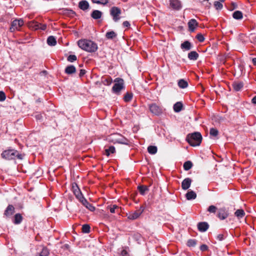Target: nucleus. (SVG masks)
<instances>
[{
	"instance_id": "obj_1",
	"label": "nucleus",
	"mask_w": 256,
	"mask_h": 256,
	"mask_svg": "<svg viewBox=\"0 0 256 256\" xmlns=\"http://www.w3.org/2000/svg\"><path fill=\"white\" fill-rule=\"evenodd\" d=\"M78 46L82 49L90 52H96L98 50L96 44L88 40H81L78 41Z\"/></svg>"
},
{
	"instance_id": "obj_2",
	"label": "nucleus",
	"mask_w": 256,
	"mask_h": 256,
	"mask_svg": "<svg viewBox=\"0 0 256 256\" xmlns=\"http://www.w3.org/2000/svg\"><path fill=\"white\" fill-rule=\"evenodd\" d=\"M186 140L190 146H198L202 142V136L200 132H194L188 134Z\"/></svg>"
},
{
	"instance_id": "obj_3",
	"label": "nucleus",
	"mask_w": 256,
	"mask_h": 256,
	"mask_svg": "<svg viewBox=\"0 0 256 256\" xmlns=\"http://www.w3.org/2000/svg\"><path fill=\"white\" fill-rule=\"evenodd\" d=\"M106 140L108 142L114 144L118 143L128 145L130 142L128 139L118 133H114L109 135L108 136Z\"/></svg>"
},
{
	"instance_id": "obj_4",
	"label": "nucleus",
	"mask_w": 256,
	"mask_h": 256,
	"mask_svg": "<svg viewBox=\"0 0 256 256\" xmlns=\"http://www.w3.org/2000/svg\"><path fill=\"white\" fill-rule=\"evenodd\" d=\"M2 157L6 160H10L14 159L16 157L22 158L21 155L14 150H8L4 151L1 154Z\"/></svg>"
},
{
	"instance_id": "obj_5",
	"label": "nucleus",
	"mask_w": 256,
	"mask_h": 256,
	"mask_svg": "<svg viewBox=\"0 0 256 256\" xmlns=\"http://www.w3.org/2000/svg\"><path fill=\"white\" fill-rule=\"evenodd\" d=\"M114 84L112 87L114 92L119 94L120 90L124 88V81L122 78H116L114 80Z\"/></svg>"
},
{
	"instance_id": "obj_6",
	"label": "nucleus",
	"mask_w": 256,
	"mask_h": 256,
	"mask_svg": "<svg viewBox=\"0 0 256 256\" xmlns=\"http://www.w3.org/2000/svg\"><path fill=\"white\" fill-rule=\"evenodd\" d=\"M150 112L158 116L162 114V108L156 104H152L148 105Z\"/></svg>"
},
{
	"instance_id": "obj_7",
	"label": "nucleus",
	"mask_w": 256,
	"mask_h": 256,
	"mask_svg": "<svg viewBox=\"0 0 256 256\" xmlns=\"http://www.w3.org/2000/svg\"><path fill=\"white\" fill-rule=\"evenodd\" d=\"M144 208L141 206L140 208L134 212H130L128 214V218L130 220H134L138 218L144 212Z\"/></svg>"
},
{
	"instance_id": "obj_8",
	"label": "nucleus",
	"mask_w": 256,
	"mask_h": 256,
	"mask_svg": "<svg viewBox=\"0 0 256 256\" xmlns=\"http://www.w3.org/2000/svg\"><path fill=\"white\" fill-rule=\"evenodd\" d=\"M110 13L114 22H117L120 20V14H121V10L120 8L118 7L114 6L111 8Z\"/></svg>"
},
{
	"instance_id": "obj_9",
	"label": "nucleus",
	"mask_w": 256,
	"mask_h": 256,
	"mask_svg": "<svg viewBox=\"0 0 256 256\" xmlns=\"http://www.w3.org/2000/svg\"><path fill=\"white\" fill-rule=\"evenodd\" d=\"M24 24V21L22 19L15 20L12 24L10 28V32H14L16 30H18L19 28Z\"/></svg>"
},
{
	"instance_id": "obj_10",
	"label": "nucleus",
	"mask_w": 256,
	"mask_h": 256,
	"mask_svg": "<svg viewBox=\"0 0 256 256\" xmlns=\"http://www.w3.org/2000/svg\"><path fill=\"white\" fill-rule=\"evenodd\" d=\"M73 192L76 196V198L78 200L81 202L85 198L83 196L82 194L80 189L77 186L76 184V186H72Z\"/></svg>"
},
{
	"instance_id": "obj_11",
	"label": "nucleus",
	"mask_w": 256,
	"mask_h": 256,
	"mask_svg": "<svg viewBox=\"0 0 256 256\" xmlns=\"http://www.w3.org/2000/svg\"><path fill=\"white\" fill-rule=\"evenodd\" d=\"M170 6L174 10H179L182 8V4L179 0H170Z\"/></svg>"
},
{
	"instance_id": "obj_12",
	"label": "nucleus",
	"mask_w": 256,
	"mask_h": 256,
	"mask_svg": "<svg viewBox=\"0 0 256 256\" xmlns=\"http://www.w3.org/2000/svg\"><path fill=\"white\" fill-rule=\"evenodd\" d=\"M192 180L190 178H186L184 179L182 182V188L184 190H188L190 186Z\"/></svg>"
},
{
	"instance_id": "obj_13",
	"label": "nucleus",
	"mask_w": 256,
	"mask_h": 256,
	"mask_svg": "<svg viewBox=\"0 0 256 256\" xmlns=\"http://www.w3.org/2000/svg\"><path fill=\"white\" fill-rule=\"evenodd\" d=\"M218 216L220 220H224L228 216V213L225 208H222L218 211Z\"/></svg>"
},
{
	"instance_id": "obj_14",
	"label": "nucleus",
	"mask_w": 256,
	"mask_h": 256,
	"mask_svg": "<svg viewBox=\"0 0 256 256\" xmlns=\"http://www.w3.org/2000/svg\"><path fill=\"white\" fill-rule=\"evenodd\" d=\"M198 22L195 19L190 20L188 22V26L190 32H194L196 27L198 26Z\"/></svg>"
},
{
	"instance_id": "obj_15",
	"label": "nucleus",
	"mask_w": 256,
	"mask_h": 256,
	"mask_svg": "<svg viewBox=\"0 0 256 256\" xmlns=\"http://www.w3.org/2000/svg\"><path fill=\"white\" fill-rule=\"evenodd\" d=\"M198 228L200 231L204 232L208 229V224L206 222H199L198 224Z\"/></svg>"
},
{
	"instance_id": "obj_16",
	"label": "nucleus",
	"mask_w": 256,
	"mask_h": 256,
	"mask_svg": "<svg viewBox=\"0 0 256 256\" xmlns=\"http://www.w3.org/2000/svg\"><path fill=\"white\" fill-rule=\"evenodd\" d=\"M80 202L90 211L94 212L95 210V208L92 204L88 203L86 198Z\"/></svg>"
},
{
	"instance_id": "obj_17",
	"label": "nucleus",
	"mask_w": 256,
	"mask_h": 256,
	"mask_svg": "<svg viewBox=\"0 0 256 256\" xmlns=\"http://www.w3.org/2000/svg\"><path fill=\"white\" fill-rule=\"evenodd\" d=\"M14 212V208L13 206L12 205H9L6 208L5 212H4V215H6V216H12Z\"/></svg>"
},
{
	"instance_id": "obj_18",
	"label": "nucleus",
	"mask_w": 256,
	"mask_h": 256,
	"mask_svg": "<svg viewBox=\"0 0 256 256\" xmlns=\"http://www.w3.org/2000/svg\"><path fill=\"white\" fill-rule=\"evenodd\" d=\"M78 6L81 10H85L88 9L89 7V4L88 2L86 0H82L79 2Z\"/></svg>"
},
{
	"instance_id": "obj_19",
	"label": "nucleus",
	"mask_w": 256,
	"mask_h": 256,
	"mask_svg": "<svg viewBox=\"0 0 256 256\" xmlns=\"http://www.w3.org/2000/svg\"><path fill=\"white\" fill-rule=\"evenodd\" d=\"M180 48L182 50H188L191 49L192 44L188 41H185L181 44Z\"/></svg>"
},
{
	"instance_id": "obj_20",
	"label": "nucleus",
	"mask_w": 256,
	"mask_h": 256,
	"mask_svg": "<svg viewBox=\"0 0 256 256\" xmlns=\"http://www.w3.org/2000/svg\"><path fill=\"white\" fill-rule=\"evenodd\" d=\"M186 198L188 200H194L196 198V194L194 192L190 190L186 193Z\"/></svg>"
},
{
	"instance_id": "obj_21",
	"label": "nucleus",
	"mask_w": 256,
	"mask_h": 256,
	"mask_svg": "<svg viewBox=\"0 0 256 256\" xmlns=\"http://www.w3.org/2000/svg\"><path fill=\"white\" fill-rule=\"evenodd\" d=\"M28 26L30 28L34 30H38L40 28V24L35 21H32L29 22L28 23Z\"/></svg>"
},
{
	"instance_id": "obj_22",
	"label": "nucleus",
	"mask_w": 256,
	"mask_h": 256,
	"mask_svg": "<svg viewBox=\"0 0 256 256\" xmlns=\"http://www.w3.org/2000/svg\"><path fill=\"white\" fill-rule=\"evenodd\" d=\"M243 86V83L242 82H234L232 84V87L236 91H239L241 90Z\"/></svg>"
},
{
	"instance_id": "obj_23",
	"label": "nucleus",
	"mask_w": 256,
	"mask_h": 256,
	"mask_svg": "<svg viewBox=\"0 0 256 256\" xmlns=\"http://www.w3.org/2000/svg\"><path fill=\"white\" fill-rule=\"evenodd\" d=\"M102 13L98 10H94L91 14L92 17L94 19H98L101 18Z\"/></svg>"
},
{
	"instance_id": "obj_24",
	"label": "nucleus",
	"mask_w": 256,
	"mask_h": 256,
	"mask_svg": "<svg viewBox=\"0 0 256 256\" xmlns=\"http://www.w3.org/2000/svg\"><path fill=\"white\" fill-rule=\"evenodd\" d=\"M198 54L196 52H194V51L190 52L188 54V58L189 59H190L191 60H196L198 58Z\"/></svg>"
},
{
	"instance_id": "obj_25",
	"label": "nucleus",
	"mask_w": 256,
	"mask_h": 256,
	"mask_svg": "<svg viewBox=\"0 0 256 256\" xmlns=\"http://www.w3.org/2000/svg\"><path fill=\"white\" fill-rule=\"evenodd\" d=\"M234 215L238 218H243L245 215L244 210L242 209H238L234 212Z\"/></svg>"
},
{
	"instance_id": "obj_26",
	"label": "nucleus",
	"mask_w": 256,
	"mask_h": 256,
	"mask_svg": "<svg viewBox=\"0 0 256 256\" xmlns=\"http://www.w3.org/2000/svg\"><path fill=\"white\" fill-rule=\"evenodd\" d=\"M182 107V104L180 102H176L174 106V110L176 112H180Z\"/></svg>"
},
{
	"instance_id": "obj_27",
	"label": "nucleus",
	"mask_w": 256,
	"mask_h": 256,
	"mask_svg": "<svg viewBox=\"0 0 256 256\" xmlns=\"http://www.w3.org/2000/svg\"><path fill=\"white\" fill-rule=\"evenodd\" d=\"M178 86L181 88H185L188 87V84L187 82L184 79H181L178 82Z\"/></svg>"
},
{
	"instance_id": "obj_28",
	"label": "nucleus",
	"mask_w": 256,
	"mask_h": 256,
	"mask_svg": "<svg viewBox=\"0 0 256 256\" xmlns=\"http://www.w3.org/2000/svg\"><path fill=\"white\" fill-rule=\"evenodd\" d=\"M233 18L236 20H240L242 18V13L239 10H236L233 13Z\"/></svg>"
},
{
	"instance_id": "obj_29",
	"label": "nucleus",
	"mask_w": 256,
	"mask_h": 256,
	"mask_svg": "<svg viewBox=\"0 0 256 256\" xmlns=\"http://www.w3.org/2000/svg\"><path fill=\"white\" fill-rule=\"evenodd\" d=\"M47 43L50 46H54L56 43V41L54 36H50L48 38Z\"/></svg>"
},
{
	"instance_id": "obj_30",
	"label": "nucleus",
	"mask_w": 256,
	"mask_h": 256,
	"mask_svg": "<svg viewBox=\"0 0 256 256\" xmlns=\"http://www.w3.org/2000/svg\"><path fill=\"white\" fill-rule=\"evenodd\" d=\"M115 151V148L114 146H110L108 148L105 149V154L108 156L110 154H114Z\"/></svg>"
},
{
	"instance_id": "obj_31",
	"label": "nucleus",
	"mask_w": 256,
	"mask_h": 256,
	"mask_svg": "<svg viewBox=\"0 0 256 256\" xmlns=\"http://www.w3.org/2000/svg\"><path fill=\"white\" fill-rule=\"evenodd\" d=\"M108 208H109L110 212L112 214L116 213V212H119V208L116 205H112L111 206H109L108 207Z\"/></svg>"
},
{
	"instance_id": "obj_32",
	"label": "nucleus",
	"mask_w": 256,
	"mask_h": 256,
	"mask_svg": "<svg viewBox=\"0 0 256 256\" xmlns=\"http://www.w3.org/2000/svg\"><path fill=\"white\" fill-rule=\"evenodd\" d=\"M138 190L141 194L144 195L148 190V187L146 186H138Z\"/></svg>"
},
{
	"instance_id": "obj_33",
	"label": "nucleus",
	"mask_w": 256,
	"mask_h": 256,
	"mask_svg": "<svg viewBox=\"0 0 256 256\" xmlns=\"http://www.w3.org/2000/svg\"><path fill=\"white\" fill-rule=\"evenodd\" d=\"M157 148L156 146H150L148 148V152L152 154H154L157 152Z\"/></svg>"
},
{
	"instance_id": "obj_34",
	"label": "nucleus",
	"mask_w": 256,
	"mask_h": 256,
	"mask_svg": "<svg viewBox=\"0 0 256 256\" xmlns=\"http://www.w3.org/2000/svg\"><path fill=\"white\" fill-rule=\"evenodd\" d=\"M112 80L110 77L103 78L102 82L106 86H109L112 83Z\"/></svg>"
},
{
	"instance_id": "obj_35",
	"label": "nucleus",
	"mask_w": 256,
	"mask_h": 256,
	"mask_svg": "<svg viewBox=\"0 0 256 256\" xmlns=\"http://www.w3.org/2000/svg\"><path fill=\"white\" fill-rule=\"evenodd\" d=\"M65 72L68 74H72L76 72V68L73 66H70L66 67Z\"/></svg>"
},
{
	"instance_id": "obj_36",
	"label": "nucleus",
	"mask_w": 256,
	"mask_h": 256,
	"mask_svg": "<svg viewBox=\"0 0 256 256\" xmlns=\"http://www.w3.org/2000/svg\"><path fill=\"white\" fill-rule=\"evenodd\" d=\"M22 216L20 214H16L14 216V223L16 224H20L22 220Z\"/></svg>"
},
{
	"instance_id": "obj_37",
	"label": "nucleus",
	"mask_w": 256,
	"mask_h": 256,
	"mask_svg": "<svg viewBox=\"0 0 256 256\" xmlns=\"http://www.w3.org/2000/svg\"><path fill=\"white\" fill-rule=\"evenodd\" d=\"M192 166V164L190 161H187L185 162L184 164V170H190Z\"/></svg>"
},
{
	"instance_id": "obj_38",
	"label": "nucleus",
	"mask_w": 256,
	"mask_h": 256,
	"mask_svg": "<svg viewBox=\"0 0 256 256\" xmlns=\"http://www.w3.org/2000/svg\"><path fill=\"white\" fill-rule=\"evenodd\" d=\"M48 254L49 252L48 250L46 248H44L38 256H48Z\"/></svg>"
},
{
	"instance_id": "obj_39",
	"label": "nucleus",
	"mask_w": 256,
	"mask_h": 256,
	"mask_svg": "<svg viewBox=\"0 0 256 256\" xmlns=\"http://www.w3.org/2000/svg\"><path fill=\"white\" fill-rule=\"evenodd\" d=\"M94 3L101 4H106L108 2V0H92Z\"/></svg>"
},
{
	"instance_id": "obj_40",
	"label": "nucleus",
	"mask_w": 256,
	"mask_h": 256,
	"mask_svg": "<svg viewBox=\"0 0 256 256\" xmlns=\"http://www.w3.org/2000/svg\"><path fill=\"white\" fill-rule=\"evenodd\" d=\"M106 37L108 39H111L114 38L116 36V33L113 32H109L106 33Z\"/></svg>"
},
{
	"instance_id": "obj_41",
	"label": "nucleus",
	"mask_w": 256,
	"mask_h": 256,
	"mask_svg": "<svg viewBox=\"0 0 256 256\" xmlns=\"http://www.w3.org/2000/svg\"><path fill=\"white\" fill-rule=\"evenodd\" d=\"M90 226L88 224H84L82 226V231L84 233H88L90 232Z\"/></svg>"
},
{
	"instance_id": "obj_42",
	"label": "nucleus",
	"mask_w": 256,
	"mask_h": 256,
	"mask_svg": "<svg viewBox=\"0 0 256 256\" xmlns=\"http://www.w3.org/2000/svg\"><path fill=\"white\" fill-rule=\"evenodd\" d=\"M214 6L216 10H221L223 6L222 4L220 2H215Z\"/></svg>"
},
{
	"instance_id": "obj_43",
	"label": "nucleus",
	"mask_w": 256,
	"mask_h": 256,
	"mask_svg": "<svg viewBox=\"0 0 256 256\" xmlns=\"http://www.w3.org/2000/svg\"><path fill=\"white\" fill-rule=\"evenodd\" d=\"M210 133L211 136H218V132L216 129L212 128L210 130Z\"/></svg>"
},
{
	"instance_id": "obj_44",
	"label": "nucleus",
	"mask_w": 256,
	"mask_h": 256,
	"mask_svg": "<svg viewBox=\"0 0 256 256\" xmlns=\"http://www.w3.org/2000/svg\"><path fill=\"white\" fill-rule=\"evenodd\" d=\"M124 100L126 102H130L132 98V94H130L127 93L124 98Z\"/></svg>"
},
{
	"instance_id": "obj_45",
	"label": "nucleus",
	"mask_w": 256,
	"mask_h": 256,
	"mask_svg": "<svg viewBox=\"0 0 256 256\" xmlns=\"http://www.w3.org/2000/svg\"><path fill=\"white\" fill-rule=\"evenodd\" d=\"M196 244V240H189L187 242L188 246H194Z\"/></svg>"
},
{
	"instance_id": "obj_46",
	"label": "nucleus",
	"mask_w": 256,
	"mask_h": 256,
	"mask_svg": "<svg viewBox=\"0 0 256 256\" xmlns=\"http://www.w3.org/2000/svg\"><path fill=\"white\" fill-rule=\"evenodd\" d=\"M68 60L70 62H73L76 60V56L75 55H70L68 57Z\"/></svg>"
},
{
	"instance_id": "obj_47",
	"label": "nucleus",
	"mask_w": 256,
	"mask_h": 256,
	"mask_svg": "<svg viewBox=\"0 0 256 256\" xmlns=\"http://www.w3.org/2000/svg\"><path fill=\"white\" fill-rule=\"evenodd\" d=\"M217 210V208L214 206L212 205L210 206L208 208V211L212 213H215L216 212V210Z\"/></svg>"
},
{
	"instance_id": "obj_48",
	"label": "nucleus",
	"mask_w": 256,
	"mask_h": 256,
	"mask_svg": "<svg viewBox=\"0 0 256 256\" xmlns=\"http://www.w3.org/2000/svg\"><path fill=\"white\" fill-rule=\"evenodd\" d=\"M6 96L5 94L2 92H0V101L2 102L6 100Z\"/></svg>"
},
{
	"instance_id": "obj_49",
	"label": "nucleus",
	"mask_w": 256,
	"mask_h": 256,
	"mask_svg": "<svg viewBox=\"0 0 256 256\" xmlns=\"http://www.w3.org/2000/svg\"><path fill=\"white\" fill-rule=\"evenodd\" d=\"M196 38H197L198 40V41H200V42H203L204 40V38L203 35L202 34H198L196 36Z\"/></svg>"
},
{
	"instance_id": "obj_50",
	"label": "nucleus",
	"mask_w": 256,
	"mask_h": 256,
	"mask_svg": "<svg viewBox=\"0 0 256 256\" xmlns=\"http://www.w3.org/2000/svg\"><path fill=\"white\" fill-rule=\"evenodd\" d=\"M200 249L202 251H206L208 249V247L206 244H202L200 246Z\"/></svg>"
},
{
	"instance_id": "obj_51",
	"label": "nucleus",
	"mask_w": 256,
	"mask_h": 256,
	"mask_svg": "<svg viewBox=\"0 0 256 256\" xmlns=\"http://www.w3.org/2000/svg\"><path fill=\"white\" fill-rule=\"evenodd\" d=\"M128 252H127V251L125 250H123L122 252H121V256H128Z\"/></svg>"
},
{
	"instance_id": "obj_52",
	"label": "nucleus",
	"mask_w": 256,
	"mask_h": 256,
	"mask_svg": "<svg viewBox=\"0 0 256 256\" xmlns=\"http://www.w3.org/2000/svg\"><path fill=\"white\" fill-rule=\"evenodd\" d=\"M217 239L219 240H224V235L222 234H219L217 236Z\"/></svg>"
},
{
	"instance_id": "obj_53",
	"label": "nucleus",
	"mask_w": 256,
	"mask_h": 256,
	"mask_svg": "<svg viewBox=\"0 0 256 256\" xmlns=\"http://www.w3.org/2000/svg\"><path fill=\"white\" fill-rule=\"evenodd\" d=\"M46 24H40L39 29H41L42 30H45L46 29Z\"/></svg>"
},
{
	"instance_id": "obj_54",
	"label": "nucleus",
	"mask_w": 256,
	"mask_h": 256,
	"mask_svg": "<svg viewBox=\"0 0 256 256\" xmlns=\"http://www.w3.org/2000/svg\"><path fill=\"white\" fill-rule=\"evenodd\" d=\"M123 26L125 27H128L130 26V24L128 22V21H124L123 22Z\"/></svg>"
},
{
	"instance_id": "obj_55",
	"label": "nucleus",
	"mask_w": 256,
	"mask_h": 256,
	"mask_svg": "<svg viewBox=\"0 0 256 256\" xmlns=\"http://www.w3.org/2000/svg\"><path fill=\"white\" fill-rule=\"evenodd\" d=\"M86 74V70H80V76H82Z\"/></svg>"
},
{
	"instance_id": "obj_56",
	"label": "nucleus",
	"mask_w": 256,
	"mask_h": 256,
	"mask_svg": "<svg viewBox=\"0 0 256 256\" xmlns=\"http://www.w3.org/2000/svg\"><path fill=\"white\" fill-rule=\"evenodd\" d=\"M36 118L37 120H40L42 118V116L41 114H38L36 116Z\"/></svg>"
},
{
	"instance_id": "obj_57",
	"label": "nucleus",
	"mask_w": 256,
	"mask_h": 256,
	"mask_svg": "<svg viewBox=\"0 0 256 256\" xmlns=\"http://www.w3.org/2000/svg\"><path fill=\"white\" fill-rule=\"evenodd\" d=\"M252 102L253 104H256V96L252 98Z\"/></svg>"
},
{
	"instance_id": "obj_58",
	"label": "nucleus",
	"mask_w": 256,
	"mask_h": 256,
	"mask_svg": "<svg viewBox=\"0 0 256 256\" xmlns=\"http://www.w3.org/2000/svg\"><path fill=\"white\" fill-rule=\"evenodd\" d=\"M252 62L254 64H256V58H253L252 60Z\"/></svg>"
},
{
	"instance_id": "obj_59",
	"label": "nucleus",
	"mask_w": 256,
	"mask_h": 256,
	"mask_svg": "<svg viewBox=\"0 0 256 256\" xmlns=\"http://www.w3.org/2000/svg\"><path fill=\"white\" fill-rule=\"evenodd\" d=\"M220 2H224L225 0H219Z\"/></svg>"
}]
</instances>
